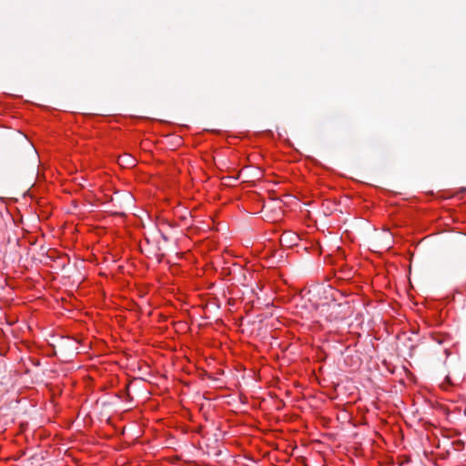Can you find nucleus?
I'll use <instances>...</instances> for the list:
<instances>
[{
  "instance_id": "nucleus-1",
  "label": "nucleus",
  "mask_w": 466,
  "mask_h": 466,
  "mask_svg": "<svg viewBox=\"0 0 466 466\" xmlns=\"http://www.w3.org/2000/svg\"><path fill=\"white\" fill-rule=\"evenodd\" d=\"M119 163L122 166L133 167L135 166L136 159L132 156L126 154L119 158Z\"/></svg>"
},
{
  "instance_id": "nucleus-2",
  "label": "nucleus",
  "mask_w": 466,
  "mask_h": 466,
  "mask_svg": "<svg viewBox=\"0 0 466 466\" xmlns=\"http://www.w3.org/2000/svg\"><path fill=\"white\" fill-rule=\"evenodd\" d=\"M27 148H28L29 154L31 155V157L33 158L34 165H35L37 162L36 151L31 145H27Z\"/></svg>"
}]
</instances>
